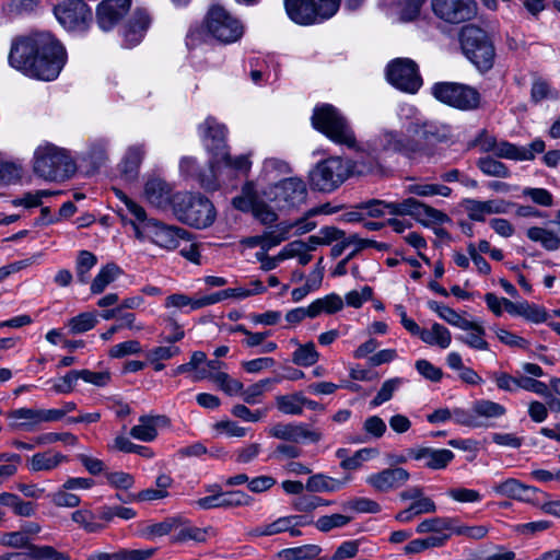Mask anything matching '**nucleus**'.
I'll use <instances>...</instances> for the list:
<instances>
[{"instance_id":"28","label":"nucleus","mask_w":560,"mask_h":560,"mask_svg":"<svg viewBox=\"0 0 560 560\" xmlns=\"http://www.w3.org/2000/svg\"><path fill=\"white\" fill-rule=\"evenodd\" d=\"M145 154L144 143H135L127 148L119 163V172L124 180L129 183L137 180Z\"/></svg>"},{"instance_id":"49","label":"nucleus","mask_w":560,"mask_h":560,"mask_svg":"<svg viewBox=\"0 0 560 560\" xmlns=\"http://www.w3.org/2000/svg\"><path fill=\"white\" fill-rule=\"evenodd\" d=\"M97 257L89 250H80L75 259V275L80 283L90 281V271L96 266Z\"/></svg>"},{"instance_id":"37","label":"nucleus","mask_w":560,"mask_h":560,"mask_svg":"<svg viewBox=\"0 0 560 560\" xmlns=\"http://www.w3.org/2000/svg\"><path fill=\"white\" fill-rule=\"evenodd\" d=\"M492 491L502 497L528 502L535 497L536 488L527 486L517 479L509 478L495 483L492 487Z\"/></svg>"},{"instance_id":"5","label":"nucleus","mask_w":560,"mask_h":560,"mask_svg":"<svg viewBox=\"0 0 560 560\" xmlns=\"http://www.w3.org/2000/svg\"><path fill=\"white\" fill-rule=\"evenodd\" d=\"M311 120L314 129L334 143L348 149L357 148V139L351 126L335 106L327 103L315 106Z\"/></svg>"},{"instance_id":"20","label":"nucleus","mask_w":560,"mask_h":560,"mask_svg":"<svg viewBox=\"0 0 560 560\" xmlns=\"http://www.w3.org/2000/svg\"><path fill=\"white\" fill-rule=\"evenodd\" d=\"M410 479V474L402 467L385 468L365 478V482L377 492L387 493L402 487Z\"/></svg>"},{"instance_id":"39","label":"nucleus","mask_w":560,"mask_h":560,"mask_svg":"<svg viewBox=\"0 0 560 560\" xmlns=\"http://www.w3.org/2000/svg\"><path fill=\"white\" fill-rule=\"evenodd\" d=\"M124 275V270L115 262H108L100 268L91 281L90 291L92 294L103 293L107 287Z\"/></svg>"},{"instance_id":"18","label":"nucleus","mask_w":560,"mask_h":560,"mask_svg":"<svg viewBox=\"0 0 560 560\" xmlns=\"http://www.w3.org/2000/svg\"><path fill=\"white\" fill-rule=\"evenodd\" d=\"M481 145L483 150L492 151L499 158L514 161H530L536 153L545 150L541 139H535L528 147H517L506 141L497 142L494 139L486 140Z\"/></svg>"},{"instance_id":"52","label":"nucleus","mask_w":560,"mask_h":560,"mask_svg":"<svg viewBox=\"0 0 560 560\" xmlns=\"http://www.w3.org/2000/svg\"><path fill=\"white\" fill-rule=\"evenodd\" d=\"M469 325L471 327L463 329L466 331V335L460 337V340L472 349L482 351L488 350L489 345L483 338L486 334L485 328L471 320H469Z\"/></svg>"},{"instance_id":"57","label":"nucleus","mask_w":560,"mask_h":560,"mask_svg":"<svg viewBox=\"0 0 560 560\" xmlns=\"http://www.w3.org/2000/svg\"><path fill=\"white\" fill-rule=\"evenodd\" d=\"M164 307L167 310L175 308L184 313L199 310V301L197 298H190L184 293H174L165 299Z\"/></svg>"},{"instance_id":"34","label":"nucleus","mask_w":560,"mask_h":560,"mask_svg":"<svg viewBox=\"0 0 560 560\" xmlns=\"http://www.w3.org/2000/svg\"><path fill=\"white\" fill-rule=\"evenodd\" d=\"M284 7L291 21L300 25L322 23L311 0H284Z\"/></svg>"},{"instance_id":"4","label":"nucleus","mask_w":560,"mask_h":560,"mask_svg":"<svg viewBox=\"0 0 560 560\" xmlns=\"http://www.w3.org/2000/svg\"><path fill=\"white\" fill-rule=\"evenodd\" d=\"M33 171L45 180L62 182L75 173L77 164L69 150L44 141L34 150Z\"/></svg>"},{"instance_id":"36","label":"nucleus","mask_w":560,"mask_h":560,"mask_svg":"<svg viewBox=\"0 0 560 560\" xmlns=\"http://www.w3.org/2000/svg\"><path fill=\"white\" fill-rule=\"evenodd\" d=\"M299 525H301V516H282L269 524L258 526L252 532V535L272 536L289 532L292 537H296L301 535V530L298 528Z\"/></svg>"},{"instance_id":"9","label":"nucleus","mask_w":560,"mask_h":560,"mask_svg":"<svg viewBox=\"0 0 560 560\" xmlns=\"http://www.w3.org/2000/svg\"><path fill=\"white\" fill-rule=\"evenodd\" d=\"M142 197L152 208L173 213L178 201L183 202L188 198L185 191L175 190L172 183L155 174L145 177Z\"/></svg>"},{"instance_id":"64","label":"nucleus","mask_w":560,"mask_h":560,"mask_svg":"<svg viewBox=\"0 0 560 560\" xmlns=\"http://www.w3.org/2000/svg\"><path fill=\"white\" fill-rule=\"evenodd\" d=\"M31 560H70V557L51 546H32L28 551Z\"/></svg>"},{"instance_id":"40","label":"nucleus","mask_w":560,"mask_h":560,"mask_svg":"<svg viewBox=\"0 0 560 560\" xmlns=\"http://www.w3.org/2000/svg\"><path fill=\"white\" fill-rule=\"evenodd\" d=\"M419 338L425 345L441 349H447L452 342L451 331L440 323H433L429 328H422Z\"/></svg>"},{"instance_id":"11","label":"nucleus","mask_w":560,"mask_h":560,"mask_svg":"<svg viewBox=\"0 0 560 560\" xmlns=\"http://www.w3.org/2000/svg\"><path fill=\"white\" fill-rule=\"evenodd\" d=\"M431 93L439 102L459 110L478 108L481 98L475 88L457 82H436Z\"/></svg>"},{"instance_id":"2","label":"nucleus","mask_w":560,"mask_h":560,"mask_svg":"<svg viewBox=\"0 0 560 560\" xmlns=\"http://www.w3.org/2000/svg\"><path fill=\"white\" fill-rule=\"evenodd\" d=\"M448 126L435 121H422L419 133L404 139L398 131L386 130L378 137L374 151L399 152L406 155L424 153L430 154L433 145L446 142L450 139Z\"/></svg>"},{"instance_id":"45","label":"nucleus","mask_w":560,"mask_h":560,"mask_svg":"<svg viewBox=\"0 0 560 560\" xmlns=\"http://www.w3.org/2000/svg\"><path fill=\"white\" fill-rule=\"evenodd\" d=\"M349 479L338 480L324 474L312 475L305 485L311 492H336L341 490Z\"/></svg>"},{"instance_id":"33","label":"nucleus","mask_w":560,"mask_h":560,"mask_svg":"<svg viewBox=\"0 0 560 560\" xmlns=\"http://www.w3.org/2000/svg\"><path fill=\"white\" fill-rule=\"evenodd\" d=\"M67 455L49 448L33 454L26 460V467L31 472H50L65 463H68Z\"/></svg>"},{"instance_id":"24","label":"nucleus","mask_w":560,"mask_h":560,"mask_svg":"<svg viewBox=\"0 0 560 560\" xmlns=\"http://www.w3.org/2000/svg\"><path fill=\"white\" fill-rule=\"evenodd\" d=\"M209 166L217 171L219 184L223 176L232 177L236 172H248L252 166L249 155L241 154L232 158L226 149L221 155L214 160H209Z\"/></svg>"},{"instance_id":"46","label":"nucleus","mask_w":560,"mask_h":560,"mask_svg":"<svg viewBox=\"0 0 560 560\" xmlns=\"http://www.w3.org/2000/svg\"><path fill=\"white\" fill-rule=\"evenodd\" d=\"M183 518L179 516L167 517L160 523L149 524L140 532V536L147 539H153L168 535L170 533L179 528Z\"/></svg>"},{"instance_id":"59","label":"nucleus","mask_w":560,"mask_h":560,"mask_svg":"<svg viewBox=\"0 0 560 560\" xmlns=\"http://www.w3.org/2000/svg\"><path fill=\"white\" fill-rule=\"evenodd\" d=\"M453 517H432L418 524L416 532L418 534L434 533L444 535V532L451 534Z\"/></svg>"},{"instance_id":"54","label":"nucleus","mask_w":560,"mask_h":560,"mask_svg":"<svg viewBox=\"0 0 560 560\" xmlns=\"http://www.w3.org/2000/svg\"><path fill=\"white\" fill-rule=\"evenodd\" d=\"M404 383H405V380L399 376L392 377V378H388L385 382H383L377 394L371 400V406L378 407V406H382L383 404L389 401L393 398L394 394L400 388V386Z\"/></svg>"},{"instance_id":"14","label":"nucleus","mask_w":560,"mask_h":560,"mask_svg":"<svg viewBox=\"0 0 560 560\" xmlns=\"http://www.w3.org/2000/svg\"><path fill=\"white\" fill-rule=\"evenodd\" d=\"M386 78L393 86L407 93H416L422 84L417 65L407 58L393 60L387 66Z\"/></svg>"},{"instance_id":"23","label":"nucleus","mask_w":560,"mask_h":560,"mask_svg":"<svg viewBox=\"0 0 560 560\" xmlns=\"http://www.w3.org/2000/svg\"><path fill=\"white\" fill-rule=\"evenodd\" d=\"M131 0H103L96 10V20L101 30H112L128 12Z\"/></svg>"},{"instance_id":"27","label":"nucleus","mask_w":560,"mask_h":560,"mask_svg":"<svg viewBox=\"0 0 560 560\" xmlns=\"http://www.w3.org/2000/svg\"><path fill=\"white\" fill-rule=\"evenodd\" d=\"M9 427L14 431L35 432L42 427L39 408L22 407L8 412Z\"/></svg>"},{"instance_id":"10","label":"nucleus","mask_w":560,"mask_h":560,"mask_svg":"<svg viewBox=\"0 0 560 560\" xmlns=\"http://www.w3.org/2000/svg\"><path fill=\"white\" fill-rule=\"evenodd\" d=\"M186 200L178 201L174 208V215L183 223L197 229L211 225L215 219V210L212 202L200 194L185 191Z\"/></svg>"},{"instance_id":"22","label":"nucleus","mask_w":560,"mask_h":560,"mask_svg":"<svg viewBox=\"0 0 560 560\" xmlns=\"http://www.w3.org/2000/svg\"><path fill=\"white\" fill-rule=\"evenodd\" d=\"M291 224H279L272 230L265 231L262 234L245 237L241 245L245 248H256L257 252L268 254L269 250L287 241L290 236Z\"/></svg>"},{"instance_id":"58","label":"nucleus","mask_w":560,"mask_h":560,"mask_svg":"<svg viewBox=\"0 0 560 560\" xmlns=\"http://www.w3.org/2000/svg\"><path fill=\"white\" fill-rule=\"evenodd\" d=\"M488 532H489V528L486 525L468 526V525L462 524L457 517H453L451 534H448V535H450V537L452 535H457V536L467 537L469 539L479 540V539H482L483 537H486Z\"/></svg>"},{"instance_id":"51","label":"nucleus","mask_w":560,"mask_h":560,"mask_svg":"<svg viewBox=\"0 0 560 560\" xmlns=\"http://www.w3.org/2000/svg\"><path fill=\"white\" fill-rule=\"evenodd\" d=\"M319 360V353L316 350L313 341L304 345H299L296 350L292 354V361L299 366L308 368L317 363Z\"/></svg>"},{"instance_id":"30","label":"nucleus","mask_w":560,"mask_h":560,"mask_svg":"<svg viewBox=\"0 0 560 560\" xmlns=\"http://www.w3.org/2000/svg\"><path fill=\"white\" fill-rule=\"evenodd\" d=\"M109 152L110 140L108 138H94L86 142L84 151L81 152V160L96 171L108 162Z\"/></svg>"},{"instance_id":"13","label":"nucleus","mask_w":560,"mask_h":560,"mask_svg":"<svg viewBox=\"0 0 560 560\" xmlns=\"http://www.w3.org/2000/svg\"><path fill=\"white\" fill-rule=\"evenodd\" d=\"M264 195L280 209L302 205L307 196L305 183L298 177H290L275 184Z\"/></svg>"},{"instance_id":"17","label":"nucleus","mask_w":560,"mask_h":560,"mask_svg":"<svg viewBox=\"0 0 560 560\" xmlns=\"http://www.w3.org/2000/svg\"><path fill=\"white\" fill-rule=\"evenodd\" d=\"M434 14L446 23L459 24L477 15L474 0H432Z\"/></svg>"},{"instance_id":"61","label":"nucleus","mask_w":560,"mask_h":560,"mask_svg":"<svg viewBox=\"0 0 560 560\" xmlns=\"http://www.w3.org/2000/svg\"><path fill=\"white\" fill-rule=\"evenodd\" d=\"M288 173H290V166L287 162L280 159L269 158L264 161L260 177L265 182H270Z\"/></svg>"},{"instance_id":"7","label":"nucleus","mask_w":560,"mask_h":560,"mask_svg":"<svg viewBox=\"0 0 560 560\" xmlns=\"http://www.w3.org/2000/svg\"><path fill=\"white\" fill-rule=\"evenodd\" d=\"M138 240H150L156 246L174 250L183 243L190 241V234L185 229L166 225L161 221L148 218L144 213V220L130 221Z\"/></svg>"},{"instance_id":"29","label":"nucleus","mask_w":560,"mask_h":560,"mask_svg":"<svg viewBox=\"0 0 560 560\" xmlns=\"http://www.w3.org/2000/svg\"><path fill=\"white\" fill-rule=\"evenodd\" d=\"M509 203L500 199L491 200H477V199H465L463 207L472 221H485L489 214L505 213L508 211Z\"/></svg>"},{"instance_id":"43","label":"nucleus","mask_w":560,"mask_h":560,"mask_svg":"<svg viewBox=\"0 0 560 560\" xmlns=\"http://www.w3.org/2000/svg\"><path fill=\"white\" fill-rule=\"evenodd\" d=\"M0 504L10 508L12 512L22 517H31L36 514L37 504L22 500L18 494L10 492L0 493Z\"/></svg>"},{"instance_id":"55","label":"nucleus","mask_w":560,"mask_h":560,"mask_svg":"<svg viewBox=\"0 0 560 560\" xmlns=\"http://www.w3.org/2000/svg\"><path fill=\"white\" fill-rule=\"evenodd\" d=\"M304 395L294 393L276 398L277 408L284 415H301L303 412Z\"/></svg>"},{"instance_id":"26","label":"nucleus","mask_w":560,"mask_h":560,"mask_svg":"<svg viewBox=\"0 0 560 560\" xmlns=\"http://www.w3.org/2000/svg\"><path fill=\"white\" fill-rule=\"evenodd\" d=\"M408 454L412 459L423 462L424 467L433 470L446 468L455 457L451 450L434 447L409 448Z\"/></svg>"},{"instance_id":"12","label":"nucleus","mask_w":560,"mask_h":560,"mask_svg":"<svg viewBox=\"0 0 560 560\" xmlns=\"http://www.w3.org/2000/svg\"><path fill=\"white\" fill-rule=\"evenodd\" d=\"M54 14L71 33H84L92 23V11L82 0H63L54 8Z\"/></svg>"},{"instance_id":"3","label":"nucleus","mask_w":560,"mask_h":560,"mask_svg":"<svg viewBox=\"0 0 560 560\" xmlns=\"http://www.w3.org/2000/svg\"><path fill=\"white\" fill-rule=\"evenodd\" d=\"M205 31L218 42L232 44L243 36L244 25L223 5L213 3L208 9L202 26H192L188 31L186 45L189 49L202 43Z\"/></svg>"},{"instance_id":"41","label":"nucleus","mask_w":560,"mask_h":560,"mask_svg":"<svg viewBox=\"0 0 560 560\" xmlns=\"http://www.w3.org/2000/svg\"><path fill=\"white\" fill-rule=\"evenodd\" d=\"M508 313L513 316H521L534 324H540L547 320L545 310L527 301L508 303Z\"/></svg>"},{"instance_id":"42","label":"nucleus","mask_w":560,"mask_h":560,"mask_svg":"<svg viewBox=\"0 0 560 560\" xmlns=\"http://www.w3.org/2000/svg\"><path fill=\"white\" fill-rule=\"evenodd\" d=\"M526 236L535 243H539L546 250H557L560 247V232L540 228L532 226L526 231Z\"/></svg>"},{"instance_id":"53","label":"nucleus","mask_w":560,"mask_h":560,"mask_svg":"<svg viewBox=\"0 0 560 560\" xmlns=\"http://www.w3.org/2000/svg\"><path fill=\"white\" fill-rule=\"evenodd\" d=\"M292 254L294 253L291 247H282V249L275 256L264 254V252H256L254 254V258L260 264V270L267 272L276 269L282 261L290 259Z\"/></svg>"},{"instance_id":"56","label":"nucleus","mask_w":560,"mask_h":560,"mask_svg":"<svg viewBox=\"0 0 560 560\" xmlns=\"http://www.w3.org/2000/svg\"><path fill=\"white\" fill-rule=\"evenodd\" d=\"M406 191L411 195H417L420 197H432V196H443L448 197L451 195V188L444 185L438 184H424V183H413L409 184L406 187Z\"/></svg>"},{"instance_id":"63","label":"nucleus","mask_w":560,"mask_h":560,"mask_svg":"<svg viewBox=\"0 0 560 560\" xmlns=\"http://www.w3.org/2000/svg\"><path fill=\"white\" fill-rule=\"evenodd\" d=\"M480 171L487 176L506 178L510 176L509 168L501 162L490 158H481L477 163Z\"/></svg>"},{"instance_id":"60","label":"nucleus","mask_w":560,"mask_h":560,"mask_svg":"<svg viewBox=\"0 0 560 560\" xmlns=\"http://www.w3.org/2000/svg\"><path fill=\"white\" fill-rule=\"evenodd\" d=\"M380 451L376 447H364L354 452L349 458H343L340 466L347 470H355L361 467L364 462L376 458Z\"/></svg>"},{"instance_id":"62","label":"nucleus","mask_w":560,"mask_h":560,"mask_svg":"<svg viewBox=\"0 0 560 560\" xmlns=\"http://www.w3.org/2000/svg\"><path fill=\"white\" fill-rule=\"evenodd\" d=\"M322 549L317 545H304L300 547L288 548L281 551L285 560H308L318 557Z\"/></svg>"},{"instance_id":"47","label":"nucleus","mask_w":560,"mask_h":560,"mask_svg":"<svg viewBox=\"0 0 560 560\" xmlns=\"http://www.w3.org/2000/svg\"><path fill=\"white\" fill-rule=\"evenodd\" d=\"M211 528H199L196 526H191L188 524L186 520L183 518V523L174 530L176 534L173 536L172 540L174 542H185L188 540H194L196 542H205L208 538V534Z\"/></svg>"},{"instance_id":"44","label":"nucleus","mask_w":560,"mask_h":560,"mask_svg":"<svg viewBox=\"0 0 560 560\" xmlns=\"http://www.w3.org/2000/svg\"><path fill=\"white\" fill-rule=\"evenodd\" d=\"M345 302L337 293H330L324 298L316 299L310 304L311 318H315L322 313L335 314L343 308Z\"/></svg>"},{"instance_id":"6","label":"nucleus","mask_w":560,"mask_h":560,"mask_svg":"<svg viewBox=\"0 0 560 560\" xmlns=\"http://www.w3.org/2000/svg\"><path fill=\"white\" fill-rule=\"evenodd\" d=\"M355 173V163L339 156H331L318 162L308 173L312 189L331 192L340 187Z\"/></svg>"},{"instance_id":"8","label":"nucleus","mask_w":560,"mask_h":560,"mask_svg":"<svg viewBox=\"0 0 560 560\" xmlns=\"http://www.w3.org/2000/svg\"><path fill=\"white\" fill-rule=\"evenodd\" d=\"M459 40L464 55L476 68L481 71L492 68L495 57L494 46L482 28L475 25L463 27Z\"/></svg>"},{"instance_id":"48","label":"nucleus","mask_w":560,"mask_h":560,"mask_svg":"<svg viewBox=\"0 0 560 560\" xmlns=\"http://www.w3.org/2000/svg\"><path fill=\"white\" fill-rule=\"evenodd\" d=\"M95 312H83L68 319L66 326L71 335H79L93 329L98 323Z\"/></svg>"},{"instance_id":"35","label":"nucleus","mask_w":560,"mask_h":560,"mask_svg":"<svg viewBox=\"0 0 560 560\" xmlns=\"http://www.w3.org/2000/svg\"><path fill=\"white\" fill-rule=\"evenodd\" d=\"M505 412L504 406L492 400L479 399L472 402V415L478 422V428L493 425V421L503 417Z\"/></svg>"},{"instance_id":"16","label":"nucleus","mask_w":560,"mask_h":560,"mask_svg":"<svg viewBox=\"0 0 560 560\" xmlns=\"http://www.w3.org/2000/svg\"><path fill=\"white\" fill-rule=\"evenodd\" d=\"M232 203L241 211H252L262 224H271L277 220L276 212L264 203L252 182L243 186L242 194L234 197Z\"/></svg>"},{"instance_id":"15","label":"nucleus","mask_w":560,"mask_h":560,"mask_svg":"<svg viewBox=\"0 0 560 560\" xmlns=\"http://www.w3.org/2000/svg\"><path fill=\"white\" fill-rule=\"evenodd\" d=\"M389 214L410 215L424 225L443 223L447 220V215L442 211L427 206L412 197L390 202Z\"/></svg>"},{"instance_id":"31","label":"nucleus","mask_w":560,"mask_h":560,"mask_svg":"<svg viewBox=\"0 0 560 560\" xmlns=\"http://www.w3.org/2000/svg\"><path fill=\"white\" fill-rule=\"evenodd\" d=\"M151 23L147 11L137 10L122 30L124 46L132 48L141 43Z\"/></svg>"},{"instance_id":"19","label":"nucleus","mask_w":560,"mask_h":560,"mask_svg":"<svg viewBox=\"0 0 560 560\" xmlns=\"http://www.w3.org/2000/svg\"><path fill=\"white\" fill-rule=\"evenodd\" d=\"M199 136L209 153V160L218 159L228 149L226 127L213 117H208L198 127Z\"/></svg>"},{"instance_id":"25","label":"nucleus","mask_w":560,"mask_h":560,"mask_svg":"<svg viewBox=\"0 0 560 560\" xmlns=\"http://www.w3.org/2000/svg\"><path fill=\"white\" fill-rule=\"evenodd\" d=\"M178 168L182 177L197 180L200 186L207 190H215L219 188L217 171H213L209 166V174H203L198 161L192 156H183L179 160Z\"/></svg>"},{"instance_id":"50","label":"nucleus","mask_w":560,"mask_h":560,"mask_svg":"<svg viewBox=\"0 0 560 560\" xmlns=\"http://www.w3.org/2000/svg\"><path fill=\"white\" fill-rule=\"evenodd\" d=\"M450 535H432L425 538H417L405 546L406 553H418L429 548L442 547L448 540Z\"/></svg>"},{"instance_id":"1","label":"nucleus","mask_w":560,"mask_h":560,"mask_svg":"<svg viewBox=\"0 0 560 560\" xmlns=\"http://www.w3.org/2000/svg\"><path fill=\"white\" fill-rule=\"evenodd\" d=\"M66 61L65 47L50 33H34L16 39L9 55L11 67L42 81L57 79Z\"/></svg>"},{"instance_id":"32","label":"nucleus","mask_w":560,"mask_h":560,"mask_svg":"<svg viewBox=\"0 0 560 560\" xmlns=\"http://www.w3.org/2000/svg\"><path fill=\"white\" fill-rule=\"evenodd\" d=\"M168 425V419L161 415H144L138 424L130 429V435L141 442H152L159 434V429Z\"/></svg>"},{"instance_id":"21","label":"nucleus","mask_w":560,"mask_h":560,"mask_svg":"<svg viewBox=\"0 0 560 560\" xmlns=\"http://www.w3.org/2000/svg\"><path fill=\"white\" fill-rule=\"evenodd\" d=\"M269 434L278 440L285 442L300 443L308 441L316 443L322 439V434L311 430L305 423H276L269 429Z\"/></svg>"},{"instance_id":"38","label":"nucleus","mask_w":560,"mask_h":560,"mask_svg":"<svg viewBox=\"0 0 560 560\" xmlns=\"http://www.w3.org/2000/svg\"><path fill=\"white\" fill-rule=\"evenodd\" d=\"M397 116L405 133L398 132L404 139L411 138L419 133V127L423 121L419 110L410 104H401L398 107Z\"/></svg>"}]
</instances>
